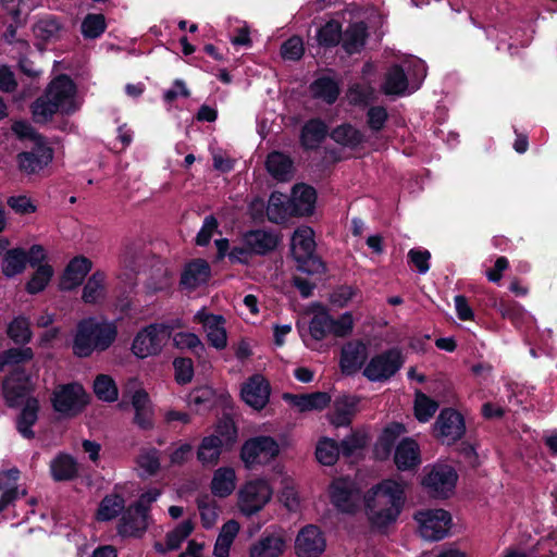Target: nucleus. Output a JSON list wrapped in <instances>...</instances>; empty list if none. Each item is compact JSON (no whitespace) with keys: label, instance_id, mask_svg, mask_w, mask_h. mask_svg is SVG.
<instances>
[{"label":"nucleus","instance_id":"f257e3e1","mask_svg":"<svg viewBox=\"0 0 557 557\" xmlns=\"http://www.w3.org/2000/svg\"><path fill=\"white\" fill-rule=\"evenodd\" d=\"M406 503L405 484L384 479L374 485L366 499L369 521L373 528L386 529L397 521Z\"/></svg>","mask_w":557,"mask_h":557},{"label":"nucleus","instance_id":"f03ea898","mask_svg":"<svg viewBox=\"0 0 557 557\" xmlns=\"http://www.w3.org/2000/svg\"><path fill=\"white\" fill-rule=\"evenodd\" d=\"M116 336L117 329L113 322L96 318L83 319L73 334V355L88 358L94 352H102L114 343Z\"/></svg>","mask_w":557,"mask_h":557},{"label":"nucleus","instance_id":"7ed1b4c3","mask_svg":"<svg viewBox=\"0 0 557 557\" xmlns=\"http://www.w3.org/2000/svg\"><path fill=\"white\" fill-rule=\"evenodd\" d=\"M77 108L75 86L67 76L61 75L52 81L45 95L33 103L32 111L36 122L46 123L57 112L71 113Z\"/></svg>","mask_w":557,"mask_h":557},{"label":"nucleus","instance_id":"20e7f679","mask_svg":"<svg viewBox=\"0 0 557 557\" xmlns=\"http://www.w3.org/2000/svg\"><path fill=\"white\" fill-rule=\"evenodd\" d=\"M314 231L308 225L298 226L290 237V255L297 269L308 274H322L326 270L323 260L315 253Z\"/></svg>","mask_w":557,"mask_h":557},{"label":"nucleus","instance_id":"39448f33","mask_svg":"<svg viewBox=\"0 0 557 557\" xmlns=\"http://www.w3.org/2000/svg\"><path fill=\"white\" fill-rule=\"evenodd\" d=\"M423 472L421 485L431 497L448 499L455 493L459 475L451 465L435 462L424 467Z\"/></svg>","mask_w":557,"mask_h":557},{"label":"nucleus","instance_id":"423d86ee","mask_svg":"<svg viewBox=\"0 0 557 557\" xmlns=\"http://www.w3.org/2000/svg\"><path fill=\"white\" fill-rule=\"evenodd\" d=\"M180 326V321H176L175 324H150L144 327L133 339L132 352L140 359L159 355L171 337V331Z\"/></svg>","mask_w":557,"mask_h":557},{"label":"nucleus","instance_id":"0eeeda50","mask_svg":"<svg viewBox=\"0 0 557 557\" xmlns=\"http://www.w3.org/2000/svg\"><path fill=\"white\" fill-rule=\"evenodd\" d=\"M405 356L400 348L392 347L374 355L363 369V376L370 382H386L404 366Z\"/></svg>","mask_w":557,"mask_h":557},{"label":"nucleus","instance_id":"6e6552de","mask_svg":"<svg viewBox=\"0 0 557 557\" xmlns=\"http://www.w3.org/2000/svg\"><path fill=\"white\" fill-rule=\"evenodd\" d=\"M318 194L307 183H296L285 201L281 200V219L283 215L308 218L314 213Z\"/></svg>","mask_w":557,"mask_h":557},{"label":"nucleus","instance_id":"1a4fd4ad","mask_svg":"<svg viewBox=\"0 0 557 557\" xmlns=\"http://www.w3.org/2000/svg\"><path fill=\"white\" fill-rule=\"evenodd\" d=\"M414 520L419 524L420 535L429 541L443 540L451 527V515L442 508L420 510L414 513Z\"/></svg>","mask_w":557,"mask_h":557},{"label":"nucleus","instance_id":"9d476101","mask_svg":"<svg viewBox=\"0 0 557 557\" xmlns=\"http://www.w3.org/2000/svg\"><path fill=\"white\" fill-rule=\"evenodd\" d=\"M272 491L263 480L246 482L237 492V507L245 516L260 511L270 500Z\"/></svg>","mask_w":557,"mask_h":557},{"label":"nucleus","instance_id":"9b49d317","mask_svg":"<svg viewBox=\"0 0 557 557\" xmlns=\"http://www.w3.org/2000/svg\"><path fill=\"white\" fill-rule=\"evenodd\" d=\"M278 454V445L270 436H257L245 442L240 450V459L245 467L252 469L258 465H267Z\"/></svg>","mask_w":557,"mask_h":557},{"label":"nucleus","instance_id":"f8f14e48","mask_svg":"<svg viewBox=\"0 0 557 557\" xmlns=\"http://www.w3.org/2000/svg\"><path fill=\"white\" fill-rule=\"evenodd\" d=\"M85 404V392L79 384L62 385L53 393V408L62 414L74 416Z\"/></svg>","mask_w":557,"mask_h":557},{"label":"nucleus","instance_id":"ddd939ff","mask_svg":"<svg viewBox=\"0 0 557 557\" xmlns=\"http://www.w3.org/2000/svg\"><path fill=\"white\" fill-rule=\"evenodd\" d=\"M194 321L202 325L207 339L212 347L222 350L227 346L225 319L222 315L212 314L206 309H201L194 315Z\"/></svg>","mask_w":557,"mask_h":557},{"label":"nucleus","instance_id":"4468645a","mask_svg":"<svg viewBox=\"0 0 557 557\" xmlns=\"http://www.w3.org/2000/svg\"><path fill=\"white\" fill-rule=\"evenodd\" d=\"M434 430L438 436L447 438L449 443H455L461 440L466 433L465 418L454 408H444L436 418Z\"/></svg>","mask_w":557,"mask_h":557},{"label":"nucleus","instance_id":"2eb2a0df","mask_svg":"<svg viewBox=\"0 0 557 557\" xmlns=\"http://www.w3.org/2000/svg\"><path fill=\"white\" fill-rule=\"evenodd\" d=\"M325 546L323 532L313 524L304 527L295 541V550L298 557H319L324 552Z\"/></svg>","mask_w":557,"mask_h":557},{"label":"nucleus","instance_id":"dca6fc26","mask_svg":"<svg viewBox=\"0 0 557 557\" xmlns=\"http://www.w3.org/2000/svg\"><path fill=\"white\" fill-rule=\"evenodd\" d=\"M329 497L333 507L341 513L355 515L358 510L355 488L346 479L339 478L331 482Z\"/></svg>","mask_w":557,"mask_h":557},{"label":"nucleus","instance_id":"f3484780","mask_svg":"<svg viewBox=\"0 0 557 557\" xmlns=\"http://www.w3.org/2000/svg\"><path fill=\"white\" fill-rule=\"evenodd\" d=\"M32 384L24 372L16 370L3 383V395L9 406L24 405L29 397Z\"/></svg>","mask_w":557,"mask_h":557},{"label":"nucleus","instance_id":"a211bd4d","mask_svg":"<svg viewBox=\"0 0 557 557\" xmlns=\"http://www.w3.org/2000/svg\"><path fill=\"white\" fill-rule=\"evenodd\" d=\"M270 386L261 375H253L242 387L243 400L256 410L262 409L269 401Z\"/></svg>","mask_w":557,"mask_h":557},{"label":"nucleus","instance_id":"6ab92c4d","mask_svg":"<svg viewBox=\"0 0 557 557\" xmlns=\"http://www.w3.org/2000/svg\"><path fill=\"white\" fill-rule=\"evenodd\" d=\"M394 462L399 471L416 470L421 463L418 443L411 437H404L395 447Z\"/></svg>","mask_w":557,"mask_h":557},{"label":"nucleus","instance_id":"aec40b11","mask_svg":"<svg viewBox=\"0 0 557 557\" xmlns=\"http://www.w3.org/2000/svg\"><path fill=\"white\" fill-rule=\"evenodd\" d=\"M367 359V347L360 342H348L342 347L339 367L345 375L357 373Z\"/></svg>","mask_w":557,"mask_h":557},{"label":"nucleus","instance_id":"412c9836","mask_svg":"<svg viewBox=\"0 0 557 557\" xmlns=\"http://www.w3.org/2000/svg\"><path fill=\"white\" fill-rule=\"evenodd\" d=\"M52 150L45 145H39L33 151L18 153L17 165L23 173L28 175L35 174L47 166L52 161Z\"/></svg>","mask_w":557,"mask_h":557},{"label":"nucleus","instance_id":"4be33fe9","mask_svg":"<svg viewBox=\"0 0 557 557\" xmlns=\"http://www.w3.org/2000/svg\"><path fill=\"white\" fill-rule=\"evenodd\" d=\"M329 136V127L320 117L308 120L300 131V145L307 151L317 150Z\"/></svg>","mask_w":557,"mask_h":557},{"label":"nucleus","instance_id":"5701e85b","mask_svg":"<svg viewBox=\"0 0 557 557\" xmlns=\"http://www.w3.org/2000/svg\"><path fill=\"white\" fill-rule=\"evenodd\" d=\"M237 486V474L233 467L223 466L214 470L211 481L210 491L218 498H226L231 496Z\"/></svg>","mask_w":557,"mask_h":557},{"label":"nucleus","instance_id":"b1692460","mask_svg":"<svg viewBox=\"0 0 557 557\" xmlns=\"http://www.w3.org/2000/svg\"><path fill=\"white\" fill-rule=\"evenodd\" d=\"M148 525L145 508L129 507L125 510L119 524V533L124 536H140Z\"/></svg>","mask_w":557,"mask_h":557},{"label":"nucleus","instance_id":"393cba45","mask_svg":"<svg viewBox=\"0 0 557 557\" xmlns=\"http://www.w3.org/2000/svg\"><path fill=\"white\" fill-rule=\"evenodd\" d=\"M211 269L209 263L203 259H196L189 262L181 277V284L189 290H194L209 281Z\"/></svg>","mask_w":557,"mask_h":557},{"label":"nucleus","instance_id":"a878e982","mask_svg":"<svg viewBox=\"0 0 557 557\" xmlns=\"http://www.w3.org/2000/svg\"><path fill=\"white\" fill-rule=\"evenodd\" d=\"M368 36V26L364 22L350 23L347 28L343 30L342 48L349 55L359 53L366 46Z\"/></svg>","mask_w":557,"mask_h":557},{"label":"nucleus","instance_id":"bb28decb","mask_svg":"<svg viewBox=\"0 0 557 557\" xmlns=\"http://www.w3.org/2000/svg\"><path fill=\"white\" fill-rule=\"evenodd\" d=\"M91 270V261L85 257H75L66 267L60 282L61 289L70 290L81 285Z\"/></svg>","mask_w":557,"mask_h":557},{"label":"nucleus","instance_id":"cd10ccee","mask_svg":"<svg viewBox=\"0 0 557 557\" xmlns=\"http://www.w3.org/2000/svg\"><path fill=\"white\" fill-rule=\"evenodd\" d=\"M360 397L356 395L343 394L333 401L334 417L332 423L337 426H346L351 423L352 417L357 412Z\"/></svg>","mask_w":557,"mask_h":557},{"label":"nucleus","instance_id":"c85d7f7f","mask_svg":"<svg viewBox=\"0 0 557 557\" xmlns=\"http://www.w3.org/2000/svg\"><path fill=\"white\" fill-rule=\"evenodd\" d=\"M309 90L314 99L326 104L335 103L341 95L339 82L327 75L315 78L310 84Z\"/></svg>","mask_w":557,"mask_h":557},{"label":"nucleus","instance_id":"c756f323","mask_svg":"<svg viewBox=\"0 0 557 557\" xmlns=\"http://www.w3.org/2000/svg\"><path fill=\"white\" fill-rule=\"evenodd\" d=\"M223 440L218 435L205 436L197 448V460L205 468L215 467L222 455Z\"/></svg>","mask_w":557,"mask_h":557},{"label":"nucleus","instance_id":"7c9ffc66","mask_svg":"<svg viewBox=\"0 0 557 557\" xmlns=\"http://www.w3.org/2000/svg\"><path fill=\"white\" fill-rule=\"evenodd\" d=\"M309 311L313 314L309 323V333L313 339L323 341L331 335V314L321 302L311 304Z\"/></svg>","mask_w":557,"mask_h":557},{"label":"nucleus","instance_id":"2f4dec72","mask_svg":"<svg viewBox=\"0 0 557 557\" xmlns=\"http://www.w3.org/2000/svg\"><path fill=\"white\" fill-rule=\"evenodd\" d=\"M408 88V77L400 64H393L382 85V91L387 96H403Z\"/></svg>","mask_w":557,"mask_h":557},{"label":"nucleus","instance_id":"473e14b6","mask_svg":"<svg viewBox=\"0 0 557 557\" xmlns=\"http://www.w3.org/2000/svg\"><path fill=\"white\" fill-rule=\"evenodd\" d=\"M39 403L37 399H27L16 419V429L18 433L27 440L34 438L35 433L32 426L38 420Z\"/></svg>","mask_w":557,"mask_h":557},{"label":"nucleus","instance_id":"72a5a7b5","mask_svg":"<svg viewBox=\"0 0 557 557\" xmlns=\"http://www.w3.org/2000/svg\"><path fill=\"white\" fill-rule=\"evenodd\" d=\"M330 137L335 143L350 149H356L366 141L364 134L349 123L336 126L330 133Z\"/></svg>","mask_w":557,"mask_h":557},{"label":"nucleus","instance_id":"f704fd0d","mask_svg":"<svg viewBox=\"0 0 557 557\" xmlns=\"http://www.w3.org/2000/svg\"><path fill=\"white\" fill-rule=\"evenodd\" d=\"M343 28L337 20H330L317 29L315 39L320 47L331 49L338 46L342 41Z\"/></svg>","mask_w":557,"mask_h":557},{"label":"nucleus","instance_id":"c9c22d12","mask_svg":"<svg viewBox=\"0 0 557 557\" xmlns=\"http://www.w3.org/2000/svg\"><path fill=\"white\" fill-rule=\"evenodd\" d=\"M50 471L53 480L67 481L76 476L78 468L73 457L60 454L51 460Z\"/></svg>","mask_w":557,"mask_h":557},{"label":"nucleus","instance_id":"e433bc0d","mask_svg":"<svg viewBox=\"0 0 557 557\" xmlns=\"http://www.w3.org/2000/svg\"><path fill=\"white\" fill-rule=\"evenodd\" d=\"M238 532L239 523L235 520H228L222 525L216 542L214 544L213 554L215 557L228 556L230 548Z\"/></svg>","mask_w":557,"mask_h":557},{"label":"nucleus","instance_id":"4c0bfd02","mask_svg":"<svg viewBox=\"0 0 557 557\" xmlns=\"http://www.w3.org/2000/svg\"><path fill=\"white\" fill-rule=\"evenodd\" d=\"M106 295V275L102 272H95L85 284L82 298L87 304H96L104 299Z\"/></svg>","mask_w":557,"mask_h":557},{"label":"nucleus","instance_id":"58836bf2","mask_svg":"<svg viewBox=\"0 0 557 557\" xmlns=\"http://www.w3.org/2000/svg\"><path fill=\"white\" fill-rule=\"evenodd\" d=\"M245 244L252 252L263 255L275 248L277 238L264 231H252L245 235Z\"/></svg>","mask_w":557,"mask_h":557},{"label":"nucleus","instance_id":"ea45409f","mask_svg":"<svg viewBox=\"0 0 557 557\" xmlns=\"http://www.w3.org/2000/svg\"><path fill=\"white\" fill-rule=\"evenodd\" d=\"M26 264V251L22 248H13L8 250L3 257L2 272L5 276L12 277L24 272Z\"/></svg>","mask_w":557,"mask_h":557},{"label":"nucleus","instance_id":"a19ab883","mask_svg":"<svg viewBox=\"0 0 557 557\" xmlns=\"http://www.w3.org/2000/svg\"><path fill=\"white\" fill-rule=\"evenodd\" d=\"M18 474L17 469L0 472V491L3 492L0 498V512L17 497V488L13 484L17 481Z\"/></svg>","mask_w":557,"mask_h":557},{"label":"nucleus","instance_id":"79ce46f5","mask_svg":"<svg viewBox=\"0 0 557 557\" xmlns=\"http://www.w3.org/2000/svg\"><path fill=\"white\" fill-rule=\"evenodd\" d=\"M125 508L123 497L116 494L106 496L99 504L97 519L99 521H109L121 513Z\"/></svg>","mask_w":557,"mask_h":557},{"label":"nucleus","instance_id":"37998d69","mask_svg":"<svg viewBox=\"0 0 557 557\" xmlns=\"http://www.w3.org/2000/svg\"><path fill=\"white\" fill-rule=\"evenodd\" d=\"M136 462L141 476H152L160 470V454L156 448L143 449Z\"/></svg>","mask_w":557,"mask_h":557},{"label":"nucleus","instance_id":"c03bdc74","mask_svg":"<svg viewBox=\"0 0 557 557\" xmlns=\"http://www.w3.org/2000/svg\"><path fill=\"white\" fill-rule=\"evenodd\" d=\"M173 332V330L171 331ZM173 345L178 349H187L201 357L206 352V347L198 335L191 332L171 333Z\"/></svg>","mask_w":557,"mask_h":557},{"label":"nucleus","instance_id":"a18cd8bd","mask_svg":"<svg viewBox=\"0 0 557 557\" xmlns=\"http://www.w3.org/2000/svg\"><path fill=\"white\" fill-rule=\"evenodd\" d=\"M414 417L419 422H428L437 411L438 403L421 391L416 392Z\"/></svg>","mask_w":557,"mask_h":557},{"label":"nucleus","instance_id":"49530a36","mask_svg":"<svg viewBox=\"0 0 557 557\" xmlns=\"http://www.w3.org/2000/svg\"><path fill=\"white\" fill-rule=\"evenodd\" d=\"M94 392L103 401L112 403L117 399L119 391L114 380L108 374H99L94 381Z\"/></svg>","mask_w":557,"mask_h":557},{"label":"nucleus","instance_id":"de8ad7c7","mask_svg":"<svg viewBox=\"0 0 557 557\" xmlns=\"http://www.w3.org/2000/svg\"><path fill=\"white\" fill-rule=\"evenodd\" d=\"M197 507L202 525L207 529L212 528L216 523L220 515V506L216 500L210 496H202L197 499Z\"/></svg>","mask_w":557,"mask_h":557},{"label":"nucleus","instance_id":"09e8293b","mask_svg":"<svg viewBox=\"0 0 557 557\" xmlns=\"http://www.w3.org/2000/svg\"><path fill=\"white\" fill-rule=\"evenodd\" d=\"M339 457V445L335 440L323 438L315 448L317 460L324 466H333Z\"/></svg>","mask_w":557,"mask_h":557},{"label":"nucleus","instance_id":"8fccbe9b","mask_svg":"<svg viewBox=\"0 0 557 557\" xmlns=\"http://www.w3.org/2000/svg\"><path fill=\"white\" fill-rule=\"evenodd\" d=\"M53 274L54 271L50 264H39L30 280L27 282L26 290L29 294H37L42 292L51 281Z\"/></svg>","mask_w":557,"mask_h":557},{"label":"nucleus","instance_id":"3c124183","mask_svg":"<svg viewBox=\"0 0 557 557\" xmlns=\"http://www.w3.org/2000/svg\"><path fill=\"white\" fill-rule=\"evenodd\" d=\"M124 393L131 398L134 410L152 407L147 392L137 379L127 381Z\"/></svg>","mask_w":557,"mask_h":557},{"label":"nucleus","instance_id":"603ef678","mask_svg":"<svg viewBox=\"0 0 557 557\" xmlns=\"http://www.w3.org/2000/svg\"><path fill=\"white\" fill-rule=\"evenodd\" d=\"M251 557H278V536L275 534L260 539L250 548Z\"/></svg>","mask_w":557,"mask_h":557},{"label":"nucleus","instance_id":"864d4df0","mask_svg":"<svg viewBox=\"0 0 557 557\" xmlns=\"http://www.w3.org/2000/svg\"><path fill=\"white\" fill-rule=\"evenodd\" d=\"M405 431V425L400 422H392L383 429L379 437V443L386 455L392 451L396 441Z\"/></svg>","mask_w":557,"mask_h":557},{"label":"nucleus","instance_id":"5fc2aeb1","mask_svg":"<svg viewBox=\"0 0 557 557\" xmlns=\"http://www.w3.org/2000/svg\"><path fill=\"white\" fill-rule=\"evenodd\" d=\"M8 335L15 343H27L32 338L29 321L24 317L15 318L8 326Z\"/></svg>","mask_w":557,"mask_h":557},{"label":"nucleus","instance_id":"6e6d98bb","mask_svg":"<svg viewBox=\"0 0 557 557\" xmlns=\"http://www.w3.org/2000/svg\"><path fill=\"white\" fill-rule=\"evenodd\" d=\"M194 524L190 520H185L180 523L173 531L168 533L165 545L168 549H176L181 546L183 541L193 532Z\"/></svg>","mask_w":557,"mask_h":557},{"label":"nucleus","instance_id":"4d7b16f0","mask_svg":"<svg viewBox=\"0 0 557 557\" xmlns=\"http://www.w3.org/2000/svg\"><path fill=\"white\" fill-rule=\"evenodd\" d=\"M106 28L104 17L101 14H89L82 24L83 35L87 38L100 36Z\"/></svg>","mask_w":557,"mask_h":557},{"label":"nucleus","instance_id":"13d9d810","mask_svg":"<svg viewBox=\"0 0 557 557\" xmlns=\"http://www.w3.org/2000/svg\"><path fill=\"white\" fill-rule=\"evenodd\" d=\"M331 334L335 337H346L354 329V318L350 312L343 313L338 319L331 315Z\"/></svg>","mask_w":557,"mask_h":557},{"label":"nucleus","instance_id":"bf43d9fd","mask_svg":"<svg viewBox=\"0 0 557 557\" xmlns=\"http://www.w3.org/2000/svg\"><path fill=\"white\" fill-rule=\"evenodd\" d=\"M305 48L300 37L293 36L281 45V58L298 61L304 55Z\"/></svg>","mask_w":557,"mask_h":557},{"label":"nucleus","instance_id":"052dcab7","mask_svg":"<svg viewBox=\"0 0 557 557\" xmlns=\"http://www.w3.org/2000/svg\"><path fill=\"white\" fill-rule=\"evenodd\" d=\"M387 120V110L382 106H373L367 111V124L372 132H381Z\"/></svg>","mask_w":557,"mask_h":557},{"label":"nucleus","instance_id":"680f3d73","mask_svg":"<svg viewBox=\"0 0 557 557\" xmlns=\"http://www.w3.org/2000/svg\"><path fill=\"white\" fill-rule=\"evenodd\" d=\"M33 356V350L28 347L12 348L0 356V367L4 368L8 364H18L20 362L30 360Z\"/></svg>","mask_w":557,"mask_h":557},{"label":"nucleus","instance_id":"e2e57ef3","mask_svg":"<svg viewBox=\"0 0 557 557\" xmlns=\"http://www.w3.org/2000/svg\"><path fill=\"white\" fill-rule=\"evenodd\" d=\"M7 203L16 214L21 215L30 214L37 210L35 202L26 195L11 196Z\"/></svg>","mask_w":557,"mask_h":557},{"label":"nucleus","instance_id":"0e129e2a","mask_svg":"<svg viewBox=\"0 0 557 557\" xmlns=\"http://www.w3.org/2000/svg\"><path fill=\"white\" fill-rule=\"evenodd\" d=\"M358 288L351 285H341L334 288L330 300L334 306L343 308L356 296Z\"/></svg>","mask_w":557,"mask_h":557},{"label":"nucleus","instance_id":"69168bd1","mask_svg":"<svg viewBox=\"0 0 557 557\" xmlns=\"http://www.w3.org/2000/svg\"><path fill=\"white\" fill-rule=\"evenodd\" d=\"M408 262L412 263L419 273L424 274L430 270L431 253L426 249L412 248L408 251Z\"/></svg>","mask_w":557,"mask_h":557},{"label":"nucleus","instance_id":"338daca9","mask_svg":"<svg viewBox=\"0 0 557 557\" xmlns=\"http://www.w3.org/2000/svg\"><path fill=\"white\" fill-rule=\"evenodd\" d=\"M212 435H218L220 440H223V445L233 444L236 440V428L231 419L221 420L214 430Z\"/></svg>","mask_w":557,"mask_h":557},{"label":"nucleus","instance_id":"774afa93","mask_svg":"<svg viewBox=\"0 0 557 557\" xmlns=\"http://www.w3.org/2000/svg\"><path fill=\"white\" fill-rule=\"evenodd\" d=\"M193 446L188 443H180L169 449V458L172 466H182L190 457Z\"/></svg>","mask_w":557,"mask_h":557}]
</instances>
